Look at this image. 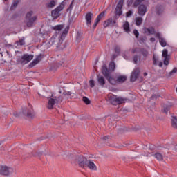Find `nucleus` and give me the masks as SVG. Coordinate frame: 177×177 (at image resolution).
I'll use <instances>...</instances> for the list:
<instances>
[{
	"label": "nucleus",
	"instance_id": "c85d7f7f",
	"mask_svg": "<svg viewBox=\"0 0 177 177\" xmlns=\"http://www.w3.org/2000/svg\"><path fill=\"white\" fill-rule=\"evenodd\" d=\"M154 157H155V158L158 159V161H162V160H164L162 154H161L160 153H155Z\"/></svg>",
	"mask_w": 177,
	"mask_h": 177
},
{
	"label": "nucleus",
	"instance_id": "6e6552de",
	"mask_svg": "<svg viewBox=\"0 0 177 177\" xmlns=\"http://www.w3.org/2000/svg\"><path fill=\"white\" fill-rule=\"evenodd\" d=\"M132 53H141L143 57L145 58L149 56V51L143 48H135L132 50Z\"/></svg>",
	"mask_w": 177,
	"mask_h": 177
},
{
	"label": "nucleus",
	"instance_id": "f8f14e48",
	"mask_svg": "<svg viewBox=\"0 0 177 177\" xmlns=\"http://www.w3.org/2000/svg\"><path fill=\"white\" fill-rule=\"evenodd\" d=\"M139 74H140V70L139 69V68H135L131 73V75L130 77V81L131 82H135V81L138 80V77H139Z\"/></svg>",
	"mask_w": 177,
	"mask_h": 177
},
{
	"label": "nucleus",
	"instance_id": "e433bc0d",
	"mask_svg": "<svg viewBox=\"0 0 177 177\" xmlns=\"http://www.w3.org/2000/svg\"><path fill=\"white\" fill-rule=\"evenodd\" d=\"M83 102L85 103V104H91V100L86 97H82Z\"/></svg>",
	"mask_w": 177,
	"mask_h": 177
},
{
	"label": "nucleus",
	"instance_id": "2eb2a0df",
	"mask_svg": "<svg viewBox=\"0 0 177 177\" xmlns=\"http://www.w3.org/2000/svg\"><path fill=\"white\" fill-rule=\"evenodd\" d=\"M0 175L9 176L10 175V168L8 166H0Z\"/></svg>",
	"mask_w": 177,
	"mask_h": 177
},
{
	"label": "nucleus",
	"instance_id": "b1692460",
	"mask_svg": "<svg viewBox=\"0 0 177 177\" xmlns=\"http://www.w3.org/2000/svg\"><path fill=\"white\" fill-rule=\"evenodd\" d=\"M127 101V98H124L122 97H117L116 98V106L118 104H122V103H125Z\"/></svg>",
	"mask_w": 177,
	"mask_h": 177
},
{
	"label": "nucleus",
	"instance_id": "412c9836",
	"mask_svg": "<svg viewBox=\"0 0 177 177\" xmlns=\"http://www.w3.org/2000/svg\"><path fill=\"white\" fill-rule=\"evenodd\" d=\"M97 82L99 84L100 86H104L106 85V80H104V77L103 76L97 75Z\"/></svg>",
	"mask_w": 177,
	"mask_h": 177
},
{
	"label": "nucleus",
	"instance_id": "dca6fc26",
	"mask_svg": "<svg viewBox=\"0 0 177 177\" xmlns=\"http://www.w3.org/2000/svg\"><path fill=\"white\" fill-rule=\"evenodd\" d=\"M93 17V13L92 12H87L85 16V19L86 21V26L88 27H91L92 26V19Z\"/></svg>",
	"mask_w": 177,
	"mask_h": 177
},
{
	"label": "nucleus",
	"instance_id": "8fccbe9b",
	"mask_svg": "<svg viewBox=\"0 0 177 177\" xmlns=\"http://www.w3.org/2000/svg\"><path fill=\"white\" fill-rule=\"evenodd\" d=\"M68 30H70V26H67L64 31V34H67V32H68Z\"/></svg>",
	"mask_w": 177,
	"mask_h": 177
},
{
	"label": "nucleus",
	"instance_id": "de8ad7c7",
	"mask_svg": "<svg viewBox=\"0 0 177 177\" xmlns=\"http://www.w3.org/2000/svg\"><path fill=\"white\" fill-rule=\"evenodd\" d=\"M111 136H104L102 138V140H107L111 139Z\"/></svg>",
	"mask_w": 177,
	"mask_h": 177
},
{
	"label": "nucleus",
	"instance_id": "864d4df0",
	"mask_svg": "<svg viewBox=\"0 0 177 177\" xmlns=\"http://www.w3.org/2000/svg\"><path fill=\"white\" fill-rule=\"evenodd\" d=\"M117 57V55L114 54L113 55V59H115Z\"/></svg>",
	"mask_w": 177,
	"mask_h": 177
},
{
	"label": "nucleus",
	"instance_id": "4d7b16f0",
	"mask_svg": "<svg viewBox=\"0 0 177 177\" xmlns=\"http://www.w3.org/2000/svg\"><path fill=\"white\" fill-rule=\"evenodd\" d=\"M146 75H147V73L145 72L144 73V76L146 77Z\"/></svg>",
	"mask_w": 177,
	"mask_h": 177
},
{
	"label": "nucleus",
	"instance_id": "423d86ee",
	"mask_svg": "<svg viewBox=\"0 0 177 177\" xmlns=\"http://www.w3.org/2000/svg\"><path fill=\"white\" fill-rule=\"evenodd\" d=\"M115 24H117V17H110L106 21H104V27H114Z\"/></svg>",
	"mask_w": 177,
	"mask_h": 177
},
{
	"label": "nucleus",
	"instance_id": "6ab92c4d",
	"mask_svg": "<svg viewBox=\"0 0 177 177\" xmlns=\"http://www.w3.org/2000/svg\"><path fill=\"white\" fill-rule=\"evenodd\" d=\"M86 167H88L89 169H91L92 171H96L97 169V167H96V165L92 160H87L86 163Z\"/></svg>",
	"mask_w": 177,
	"mask_h": 177
},
{
	"label": "nucleus",
	"instance_id": "f3484780",
	"mask_svg": "<svg viewBox=\"0 0 177 177\" xmlns=\"http://www.w3.org/2000/svg\"><path fill=\"white\" fill-rule=\"evenodd\" d=\"M142 30L144 31V34H146V35H153V34H156V29H154L153 27H144Z\"/></svg>",
	"mask_w": 177,
	"mask_h": 177
},
{
	"label": "nucleus",
	"instance_id": "a19ab883",
	"mask_svg": "<svg viewBox=\"0 0 177 177\" xmlns=\"http://www.w3.org/2000/svg\"><path fill=\"white\" fill-rule=\"evenodd\" d=\"M89 84H90V87L91 88H95V80H91L89 81Z\"/></svg>",
	"mask_w": 177,
	"mask_h": 177
},
{
	"label": "nucleus",
	"instance_id": "052dcab7",
	"mask_svg": "<svg viewBox=\"0 0 177 177\" xmlns=\"http://www.w3.org/2000/svg\"><path fill=\"white\" fill-rule=\"evenodd\" d=\"M131 2H133V0H131Z\"/></svg>",
	"mask_w": 177,
	"mask_h": 177
},
{
	"label": "nucleus",
	"instance_id": "2f4dec72",
	"mask_svg": "<svg viewBox=\"0 0 177 177\" xmlns=\"http://www.w3.org/2000/svg\"><path fill=\"white\" fill-rule=\"evenodd\" d=\"M171 125L173 128H177V118L176 117H174L171 119Z\"/></svg>",
	"mask_w": 177,
	"mask_h": 177
},
{
	"label": "nucleus",
	"instance_id": "72a5a7b5",
	"mask_svg": "<svg viewBox=\"0 0 177 177\" xmlns=\"http://www.w3.org/2000/svg\"><path fill=\"white\" fill-rule=\"evenodd\" d=\"M62 28H63V25H57L53 27V29H54L55 31H61Z\"/></svg>",
	"mask_w": 177,
	"mask_h": 177
},
{
	"label": "nucleus",
	"instance_id": "79ce46f5",
	"mask_svg": "<svg viewBox=\"0 0 177 177\" xmlns=\"http://www.w3.org/2000/svg\"><path fill=\"white\" fill-rule=\"evenodd\" d=\"M115 53H120V52H121V48H120V46H117L115 47V49H114Z\"/></svg>",
	"mask_w": 177,
	"mask_h": 177
},
{
	"label": "nucleus",
	"instance_id": "cd10ccee",
	"mask_svg": "<svg viewBox=\"0 0 177 177\" xmlns=\"http://www.w3.org/2000/svg\"><path fill=\"white\" fill-rule=\"evenodd\" d=\"M142 23H143V18L142 17H137L136 18V25L138 26H142Z\"/></svg>",
	"mask_w": 177,
	"mask_h": 177
},
{
	"label": "nucleus",
	"instance_id": "4c0bfd02",
	"mask_svg": "<svg viewBox=\"0 0 177 177\" xmlns=\"http://www.w3.org/2000/svg\"><path fill=\"white\" fill-rule=\"evenodd\" d=\"M133 60L135 64H138V60H140V57L138 55H134Z\"/></svg>",
	"mask_w": 177,
	"mask_h": 177
},
{
	"label": "nucleus",
	"instance_id": "603ef678",
	"mask_svg": "<svg viewBox=\"0 0 177 177\" xmlns=\"http://www.w3.org/2000/svg\"><path fill=\"white\" fill-rule=\"evenodd\" d=\"M150 41H151V42H156V38L151 37V38L150 39Z\"/></svg>",
	"mask_w": 177,
	"mask_h": 177
},
{
	"label": "nucleus",
	"instance_id": "4be33fe9",
	"mask_svg": "<svg viewBox=\"0 0 177 177\" xmlns=\"http://www.w3.org/2000/svg\"><path fill=\"white\" fill-rule=\"evenodd\" d=\"M55 104H57V102H56L55 98H51L50 97L48 100V109L51 110V109H53V106H55Z\"/></svg>",
	"mask_w": 177,
	"mask_h": 177
},
{
	"label": "nucleus",
	"instance_id": "a878e982",
	"mask_svg": "<svg viewBox=\"0 0 177 177\" xmlns=\"http://www.w3.org/2000/svg\"><path fill=\"white\" fill-rule=\"evenodd\" d=\"M66 97V95H59L58 97H55V102H57V104H59L63 102V99Z\"/></svg>",
	"mask_w": 177,
	"mask_h": 177
},
{
	"label": "nucleus",
	"instance_id": "ea45409f",
	"mask_svg": "<svg viewBox=\"0 0 177 177\" xmlns=\"http://www.w3.org/2000/svg\"><path fill=\"white\" fill-rule=\"evenodd\" d=\"M136 38H139V31H138V30L134 29L133 31Z\"/></svg>",
	"mask_w": 177,
	"mask_h": 177
},
{
	"label": "nucleus",
	"instance_id": "f257e3e1",
	"mask_svg": "<svg viewBox=\"0 0 177 177\" xmlns=\"http://www.w3.org/2000/svg\"><path fill=\"white\" fill-rule=\"evenodd\" d=\"M102 73L109 84L111 85H117V76L111 75V72L107 68V65L104 64L102 66Z\"/></svg>",
	"mask_w": 177,
	"mask_h": 177
},
{
	"label": "nucleus",
	"instance_id": "bf43d9fd",
	"mask_svg": "<svg viewBox=\"0 0 177 177\" xmlns=\"http://www.w3.org/2000/svg\"><path fill=\"white\" fill-rule=\"evenodd\" d=\"M68 95H71V94H70V92H68Z\"/></svg>",
	"mask_w": 177,
	"mask_h": 177
},
{
	"label": "nucleus",
	"instance_id": "c9c22d12",
	"mask_svg": "<svg viewBox=\"0 0 177 177\" xmlns=\"http://www.w3.org/2000/svg\"><path fill=\"white\" fill-rule=\"evenodd\" d=\"M158 61V57L156 56V54L153 55V66H157V62Z\"/></svg>",
	"mask_w": 177,
	"mask_h": 177
},
{
	"label": "nucleus",
	"instance_id": "58836bf2",
	"mask_svg": "<svg viewBox=\"0 0 177 177\" xmlns=\"http://www.w3.org/2000/svg\"><path fill=\"white\" fill-rule=\"evenodd\" d=\"M74 3V0H72L69 7L67 8V12H71V10H73V4Z\"/></svg>",
	"mask_w": 177,
	"mask_h": 177
},
{
	"label": "nucleus",
	"instance_id": "13d9d810",
	"mask_svg": "<svg viewBox=\"0 0 177 177\" xmlns=\"http://www.w3.org/2000/svg\"><path fill=\"white\" fill-rule=\"evenodd\" d=\"M60 46V45L57 44V48H59Z\"/></svg>",
	"mask_w": 177,
	"mask_h": 177
},
{
	"label": "nucleus",
	"instance_id": "ddd939ff",
	"mask_svg": "<svg viewBox=\"0 0 177 177\" xmlns=\"http://www.w3.org/2000/svg\"><path fill=\"white\" fill-rule=\"evenodd\" d=\"M77 160L79 162L80 167H81L82 168H85V167H86V162H88V160L85 157H84V156H78L77 158Z\"/></svg>",
	"mask_w": 177,
	"mask_h": 177
},
{
	"label": "nucleus",
	"instance_id": "f704fd0d",
	"mask_svg": "<svg viewBox=\"0 0 177 177\" xmlns=\"http://www.w3.org/2000/svg\"><path fill=\"white\" fill-rule=\"evenodd\" d=\"M55 42H56V37L53 36V37L50 38V39L48 44L52 46V45H55Z\"/></svg>",
	"mask_w": 177,
	"mask_h": 177
},
{
	"label": "nucleus",
	"instance_id": "4468645a",
	"mask_svg": "<svg viewBox=\"0 0 177 177\" xmlns=\"http://www.w3.org/2000/svg\"><path fill=\"white\" fill-rule=\"evenodd\" d=\"M105 15H106V11H102L101 13H100L97 15V17L95 20L94 24L93 25V30L96 28V27L97 26V24H99V23L100 22V20H102V19L104 17Z\"/></svg>",
	"mask_w": 177,
	"mask_h": 177
},
{
	"label": "nucleus",
	"instance_id": "aec40b11",
	"mask_svg": "<svg viewBox=\"0 0 177 177\" xmlns=\"http://www.w3.org/2000/svg\"><path fill=\"white\" fill-rule=\"evenodd\" d=\"M127 78V76L124 75L116 76L117 84H124Z\"/></svg>",
	"mask_w": 177,
	"mask_h": 177
},
{
	"label": "nucleus",
	"instance_id": "a211bd4d",
	"mask_svg": "<svg viewBox=\"0 0 177 177\" xmlns=\"http://www.w3.org/2000/svg\"><path fill=\"white\" fill-rule=\"evenodd\" d=\"M108 100L113 104V106H117V95H109Z\"/></svg>",
	"mask_w": 177,
	"mask_h": 177
},
{
	"label": "nucleus",
	"instance_id": "0eeeda50",
	"mask_svg": "<svg viewBox=\"0 0 177 177\" xmlns=\"http://www.w3.org/2000/svg\"><path fill=\"white\" fill-rule=\"evenodd\" d=\"M124 5V1L120 0L117 4L116 8L115 10V15L114 17H117V16H121L122 15V6Z\"/></svg>",
	"mask_w": 177,
	"mask_h": 177
},
{
	"label": "nucleus",
	"instance_id": "1a4fd4ad",
	"mask_svg": "<svg viewBox=\"0 0 177 177\" xmlns=\"http://www.w3.org/2000/svg\"><path fill=\"white\" fill-rule=\"evenodd\" d=\"M23 114L26 115L28 118H33L35 117V113H34V109H32V107H29L28 109L25 108L23 110Z\"/></svg>",
	"mask_w": 177,
	"mask_h": 177
},
{
	"label": "nucleus",
	"instance_id": "393cba45",
	"mask_svg": "<svg viewBox=\"0 0 177 177\" xmlns=\"http://www.w3.org/2000/svg\"><path fill=\"white\" fill-rule=\"evenodd\" d=\"M19 2H20V0H13L10 7V10H15V9L17 8V5H19Z\"/></svg>",
	"mask_w": 177,
	"mask_h": 177
},
{
	"label": "nucleus",
	"instance_id": "5701e85b",
	"mask_svg": "<svg viewBox=\"0 0 177 177\" xmlns=\"http://www.w3.org/2000/svg\"><path fill=\"white\" fill-rule=\"evenodd\" d=\"M123 29L124 30L125 32H127L128 34H129V32H131V28H129V21H126L123 24Z\"/></svg>",
	"mask_w": 177,
	"mask_h": 177
},
{
	"label": "nucleus",
	"instance_id": "6e6d98bb",
	"mask_svg": "<svg viewBox=\"0 0 177 177\" xmlns=\"http://www.w3.org/2000/svg\"><path fill=\"white\" fill-rule=\"evenodd\" d=\"M140 41H142V42H145V39L141 38V39H140Z\"/></svg>",
	"mask_w": 177,
	"mask_h": 177
},
{
	"label": "nucleus",
	"instance_id": "f03ea898",
	"mask_svg": "<svg viewBox=\"0 0 177 177\" xmlns=\"http://www.w3.org/2000/svg\"><path fill=\"white\" fill-rule=\"evenodd\" d=\"M145 0H135L133 3L134 8H138V13L139 16H145L146 13L147 12V6L145 4H140L143 2Z\"/></svg>",
	"mask_w": 177,
	"mask_h": 177
},
{
	"label": "nucleus",
	"instance_id": "c03bdc74",
	"mask_svg": "<svg viewBox=\"0 0 177 177\" xmlns=\"http://www.w3.org/2000/svg\"><path fill=\"white\" fill-rule=\"evenodd\" d=\"M160 97V95L154 94L151 97V100L154 99H158Z\"/></svg>",
	"mask_w": 177,
	"mask_h": 177
},
{
	"label": "nucleus",
	"instance_id": "39448f33",
	"mask_svg": "<svg viewBox=\"0 0 177 177\" xmlns=\"http://www.w3.org/2000/svg\"><path fill=\"white\" fill-rule=\"evenodd\" d=\"M162 57H164V60L163 62H159V67H162L163 64L165 66H168L169 64V60H171V55H168V50L164 49L162 51Z\"/></svg>",
	"mask_w": 177,
	"mask_h": 177
},
{
	"label": "nucleus",
	"instance_id": "5fc2aeb1",
	"mask_svg": "<svg viewBox=\"0 0 177 177\" xmlns=\"http://www.w3.org/2000/svg\"><path fill=\"white\" fill-rule=\"evenodd\" d=\"M156 14H157V15H161V12H160V11L157 10V11H156Z\"/></svg>",
	"mask_w": 177,
	"mask_h": 177
},
{
	"label": "nucleus",
	"instance_id": "37998d69",
	"mask_svg": "<svg viewBox=\"0 0 177 177\" xmlns=\"http://www.w3.org/2000/svg\"><path fill=\"white\" fill-rule=\"evenodd\" d=\"M133 14V12H132V10H129L127 13H126V16L127 17H131V16H132V15Z\"/></svg>",
	"mask_w": 177,
	"mask_h": 177
},
{
	"label": "nucleus",
	"instance_id": "7c9ffc66",
	"mask_svg": "<svg viewBox=\"0 0 177 177\" xmlns=\"http://www.w3.org/2000/svg\"><path fill=\"white\" fill-rule=\"evenodd\" d=\"M46 6L47 8H55V6H56V1H55V0H52L46 4Z\"/></svg>",
	"mask_w": 177,
	"mask_h": 177
},
{
	"label": "nucleus",
	"instance_id": "09e8293b",
	"mask_svg": "<svg viewBox=\"0 0 177 177\" xmlns=\"http://www.w3.org/2000/svg\"><path fill=\"white\" fill-rule=\"evenodd\" d=\"M34 156L35 157H41V156H42V152H37Z\"/></svg>",
	"mask_w": 177,
	"mask_h": 177
},
{
	"label": "nucleus",
	"instance_id": "473e14b6",
	"mask_svg": "<svg viewBox=\"0 0 177 177\" xmlns=\"http://www.w3.org/2000/svg\"><path fill=\"white\" fill-rule=\"evenodd\" d=\"M159 43L160 44L161 46H162V48L167 46V41H165V39L162 37L160 39Z\"/></svg>",
	"mask_w": 177,
	"mask_h": 177
},
{
	"label": "nucleus",
	"instance_id": "49530a36",
	"mask_svg": "<svg viewBox=\"0 0 177 177\" xmlns=\"http://www.w3.org/2000/svg\"><path fill=\"white\" fill-rule=\"evenodd\" d=\"M168 111H169V107L166 106L163 109V112L165 113L166 114H168Z\"/></svg>",
	"mask_w": 177,
	"mask_h": 177
},
{
	"label": "nucleus",
	"instance_id": "680f3d73",
	"mask_svg": "<svg viewBox=\"0 0 177 177\" xmlns=\"http://www.w3.org/2000/svg\"><path fill=\"white\" fill-rule=\"evenodd\" d=\"M4 1H8V0H4Z\"/></svg>",
	"mask_w": 177,
	"mask_h": 177
},
{
	"label": "nucleus",
	"instance_id": "bb28decb",
	"mask_svg": "<svg viewBox=\"0 0 177 177\" xmlns=\"http://www.w3.org/2000/svg\"><path fill=\"white\" fill-rule=\"evenodd\" d=\"M15 45H17V46H19V45H20L21 46H23V45H26V41H24V37L20 39L19 41H15Z\"/></svg>",
	"mask_w": 177,
	"mask_h": 177
},
{
	"label": "nucleus",
	"instance_id": "c756f323",
	"mask_svg": "<svg viewBox=\"0 0 177 177\" xmlns=\"http://www.w3.org/2000/svg\"><path fill=\"white\" fill-rule=\"evenodd\" d=\"M110 71L111 73H113V71H114L115 70V63L114 62H111L109 64V69H108Z\"/></svg>",
	"mask_w": 177,
	"mask_h": 177
},
{
	"label": "nucleus",
	"instance_id": "3c124183",
	"mask_svg": "<svg viewBox=\"0 0 177 177\" xmlns=\"http://www.w3.org/2000/svg\"><path fill=\"white\" fill-rule=\"evenodd\" d=\"M156 37L158 38L159 40L162 38L161 37V34H160V32L156 33Z\"/></svg>",
	"mask_w": 177,
	"mask_h": 177
},
{
	"label": "nucleus",
	"instance_id": "a18cd8bd",
	"mask_svg": "<svg viewBox=\"0 0 177 177\" xmlns=\"http://www.w3.org/2000/svg\"><path fill=\"white\" fill-rule=\"evenodd\" d=\"M177 72V68H174L169 73V75H172L173 74H175Z\"/></svg>",
	"mask_w": 177,
	"mask_h": 177
},
{
	"label": "nucleus",
	"instance_id": "20e7f679",
	"mask_svg": "<svg viewBox=\"0 0 177 177\" xmlns=\"http://www.w3.org/2000/svg\"><path fill=\"white\" fill-rule=\"evenodd\" d=\"M34 59V55H28V54H24L21 59H18V64H21L24 66V64H27V63H30L31 60Z\"/></svg>",
	"mask_w": 177,
	"mask_h": 177
},
{
	"label": "nucleus",
	"instance_id": "9b49d317",
	"mask_svg": "<svg viewBox=\"0 0 177 177\" xmlns=\"http://www.w3.org/2000/svg\"><path fill=\"white\" fill-rule=\"evenodd\" d=\"M44 59V55L43 54H39V55L36 56V58L28 65L29 68H32L34 66H37L38 63L41 62Z\"/></svg>",
	"mask_w": 177,
	"mask_h": 177
},
{
	"label": "nucleus",
	"instance_id": "7ed1b4c3",
	"mask_svg": "<svg viewBox=\"0 0 177 177\" xmlns=\"http://www.w3.org/2000/svg\"><path fill=\"white\" fill-rule=\"evenodd\" d=\"M32 15H34V12L32 11L28 12L26 15V23L28 28L34 27L35 21H37L38 19V17H32Z\"/></svg>",
	"mask_w": 177,
	"mask_h": 177
},
{
	"label": "nucleus",
	"instance_id": "9d476101",
	"mask_svg": "<svg viewBox=\"0 0 177 177\" xmlns=\"http://www.w3.org/2000/svg\"><path fill=\"white\" fill-rule=\"evenodd\" d=\"M62 10H63V6H58L51 12V16H53V19H58V17H60V12Z\"/></svg>",
	"mask_w": 177,
	"mask_h": 177
}]
</instances>
